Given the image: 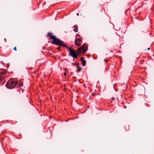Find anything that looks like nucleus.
Wrapping results in <instances>:
<instances>
[{
  "label": "nucleus",
  "instance_id": "obj_1",
  "mask_svg": "<svg viewBox=\"0 0 154 154\" xmlns=\"http://www.w3.org/2000/svg\"><path fill=\"white\" fill-rule=\"evenodd\" d=\"M88 45L85 43L79 48L76 51L71 47H66V49L69 51V55L74 59H76L79 54L86 53L88 49Z\"/></svg>",
  "mask_w": 154,
  "mask_h": 154
},
{
  "label": "nucleus",
  "instance_id": "obj_2",
  "mask_svg": "<svg viewBox=\"0 0 154 154\" xmlns=\"http://www.w3.org/2000/svg\"><path fill=\"white\" fill-rule=\"evenodd\" d=\"M17 84V81L14 79H10L7 82L6 86L8 88L12 89L15 88Z\"/></svg>",
  "mask_w": 154,
  "mask_h": 154
},
{
  "label": "nucleus",
  "instance_id": "obj_3",
  "mask_svg": "<svg viewBox=\"0 0 154 154\" xmlns=\"http://www.w3.org/2000/svg\"><path fill=\"white\" fill-rule=\"evenodd\" d=\"M47 37H48L49 39L51 40L52 44H57L56 42L59 41V39L57 38L54 35H53V33L48 32L47 34Z\"/></svg>",
  "mask_w": 154,
  "mask_h": 154
},
{
  "label": "nucleus",
  "instance_id": "obj_4",
  "mask_svg": "<svg viewBox=\"0 0 154 154\" xmlns=\"http://www.w3.org/2000/svg\"><path fill=\"white\" fill-rule=\"evenodd\" d=\"M59 41L58 42L57 41L56 43L57 44H53L54 45H59V47L57 48V49L58 50H60V49L62 47H65L66 48V47H67V45L66 44H64L63 43V42L60 40V39H59Z\"/></svg>",
  "mask_w": 154,
  "mask_h": 154
},
{
  "label": "nucleus",
  "instance_id": "obj_5",
  "mask_svg": "<svg viewBox=\"0 0 154 154\" xmlns=\"http://www.w3.org/2000/svg\"><path fill=\"white\" fill-rule=\"evenodd\" d=\"M74 42L75 45L80 46L82 42V41L80 38H75Z\"/></svg>",
  "mask_w": 154,
  "mask_h": 154
},
{
  "label": "nucleus",
  "instance_id": "obj_6",
  "mask_svg": "<svg viewBox=\"0 0 154 154\" xmlns=\"http://www.w3.org/2000/svg\"><path fill=\"white\" fill-rule=\"evenodd\" d=\"M80 61L82 62V64L83 66H85L86 65V61L84 59V57H82L80 58Z\"/></svg>",
  "mask_w": 154,
  "mask_h": 154
},
{
  "label": "nucleus",
  "instance_id": "obj_7",
  "mask_svg": "<svg viewBox=\"0 0 154 154\" xmlns=\"http://www.w3.org/2000/svg\"><path fill=\"white\" fill-rule=\"evenodd\" d=\"M7 72V70L5 69H2L0 70V75H4Z\"/></svg>",
  "mask_w": 154,
  "mask_h": 154
},
{
  "label": "nucleus",
  "instance_id": "obj_8",
  "mask_svg": "<svg viewBox=\"0 0 154 154\" xmlns=\"http://www.w3.org/2000/svg\"><path fill=\"white\" fill-rule=\"evenodd\" d=\"M76 67L77 68L79 69L77 70V72H79L80 71L81 69H82V67H80V65L79 64H76Z\"/></svg>",
  "mask_w": 154,
  "mask_h": 154
},
{
  "label": "nucleus",
  "instance_id": "obj_9",
  "mask_svg": "<svg viewBox=\"0 0 154 154\" xmlns=\"http://www.w3.org/2000/svg\"><path fill=\"white\" fill-rule=\"evenodd\" d=\"M74 29H73L74 31L75 32H77L78 31V27L77 25H76L74 26Z\"/></svg>",
  "mask_w": 154,
  "mask_h": 154
},
{
  "label": "nucleus",
  "instance_id": "obj_10",
  "mask_svg": "<svg viewBox=\"0 0 154 154\" xmlns=\"http://www.w3.org/2000/svg\"><path fill=\"white\" fill-rule=\"evenodd\" d=\"M3 79H4V78H3V76H1L0 75V82H1L3 80Z\"/></svg>",
  "mask_w": 154,
  "mask_h": 154
},
{
  "label": "nucleus",
  "instance_id": "obj_11",
  "mask_svg": "<svg viewBox=\"0 0 154 154\" xmlns=\"http://www.w3.org/2000/svg\"><path fill=\"white\" fill-rule=\"evenodd\" d=\"M19 85L20 86H22L23 85V83L22 82H20L19 83Z\"/></svg>",
  "mask_w": 154,
  "mask_h": 154
},
{
  "label": "nucleus",
  "instance_id": "obj_12",
  "mask_svg": "<svg viewBox=\"0 0 154 154\" xmlns=\"http://www.w3.org/2000/svg\"><path fill=\"white\" fill-rule=\"evenodd\" d=\"M109 60V59H105V62L106 63H107Z\"/></svg>",
  "mask_w": 154,
  "mask_h": 154
},
{
  "label": "nucleus",
  "instance_id": "obj_13",
  "mask_svg": "<svg viewBox=\"0 0 154 154\" xmlns=\"http://www.w3.org/2000/svg\"><path fill=\"white\" fill-rule=\"evenodd\" d=\"M14 50L16 51L17 50L16 47H14Z\"/></svg>",
  "mask_w": 154,
  "mask_h": 154
},
{
  "label": "nucleus",
  "instance_id": "obj_14",
  "mask_svg": "<svg viewBox=\"0 0 154 154\" xmlns=\"http://www.w3.org/2000/svg\"><path fill=\"white\" fill-rule=\"evenodd\" d=\"M63 75L65 76H66V72H64Z\"/></svg>",
  "mask_w": 154,
  "mask_h": 154
},
{
  "label": "nucleus",
  "instance_id": "obj_15",
  "mask_svg": "<svg viewBox=\"0 0 154 154\" xmlns=\"http://www.w3.org/2000/svg\"><path fill=\"white\" fill-rule=\"evenodd\" d=\"M112 100V101H111V102H112V100H114V97H112V98H111Z\"/></svg>",
  "mask_w": 154,
  "mask_h": 154
},
{
  "label": "nucleus",
  "instance_id": "obj_16",
  "mask_svg": "<svg viewBox=\"0 0 154 154\" xmlns=\"http://www.w3.org/2000/svg\"><path fill=\"white\" fill-rule=\"evenodd\" d=\"M78 36H79V34H76V37H77Z\"/></svg>",
  "mask_w": 154,
  "mask_h": 154
},
{
  "label": "nucleus",
  "instance_id": "obj_17",
  "mask_svg": "<svg viewBox=\"0 0 154 154\" xmlns=\"http://www.w3.org/2000/svg\"><path fill=\"white\" fill-rule=\"evenodd\" d=\"M77 15V16H79V14L78 13H77V14H76Z\"/></svg>",
  "mask_w": 154,
  "mask_h": 154
},
{
  "label": "nucleus",
  "instance_id": "obj_18",
  "mask_svg": "<svg viewBox=\"0 0 154 154\" xmlns=\"http://www.w3.org/2000/svg\"><path fill=\"white\" fill-rule=\"evenodd\" d=\"M67 70V68H66V69H65V70L66 71V70Z\"/></svg>",
  "mask_w": 154,
  "mask_h": 154
},
{
  "label": "nucleus",
  "instance_id": "obj_19",
  "mask_svg": "<svg viewBox=\"0 0 154 154\" xmlns=\"http://www.w3.org/2000/svg\"><path fill=\"white\" fill-rule=\"evenodd\" d=\"M147 49H148V50H150V48H147Z\"/></svg>",
  "mask_w": 154,
  "mask_h": 154
},
{
  "label": "nucleus",
  "instance_id": "obj_20",
  "mask_svg": "<svg viewBox=\"0 0 154 154\" xmlns=\"http://www.w3.org/2000/svg\"><path fill=\"white\" fill-rule=\"evenodd\" d=\"M32 69V67H31V68H30L29 69Z\"/></svg>",
  "mask_w": 154,
  "mask_h": 154
},
{
  "label": "nucleus",
  "instance_id": "obj_21",
  "mask_svg": "<svg viewBox=\"0 0 154 154\" xmlns=\"http://www.w3.org/2000/svg\"><path fill=\"white\" fill-rule=\"evenodd\" d=\"M3 121H2V122H3Z\"/></svg>",
  "mask_w": 154,
  "mask_h": 154
}]
</instances>
